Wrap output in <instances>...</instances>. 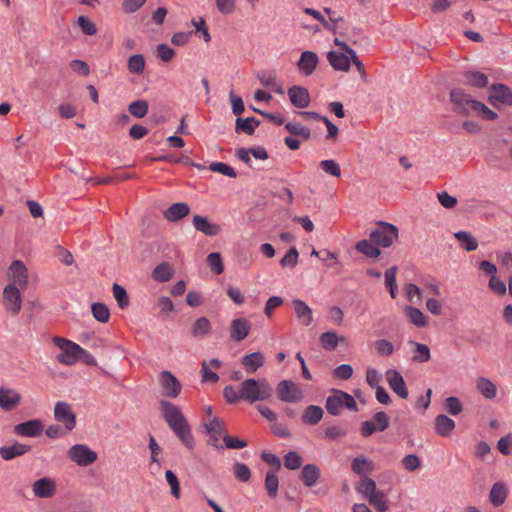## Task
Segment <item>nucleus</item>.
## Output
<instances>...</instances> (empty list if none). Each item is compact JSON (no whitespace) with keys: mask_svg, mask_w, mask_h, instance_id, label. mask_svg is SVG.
I'll return each instance as SVG.
<instances>
[{"mask_svg":"<svg viewBox=\"0 0 512 512\" xmlns=\"http://www.w3.org/2000/svg\"><path fill=\"white\" fill-rule=\"evenodd\" d=\"M243 400L250 403L266 401L273 395V389L266 378H248L240 383Z\"/></svg>","mask_w":512,"mask_h":512,"instance_id":"nucleus-1","label":"nucleus"},{"mask_svg":"<svg viewBox=\"0 0 512 512\" xmlns=\"http://www.w3.org/2000/svg\"><path fill=\"white\" fill-rule=\"evenodd\" d=\"M326 410L332 416H338L341 409L346 407L351 411H358L355 399L348 393L341 390H333L332 394L326 399Z\"/></svg>","mask_w":512,"mask_h":512,"instance_id":"nucleus-2","label":"nucleus"},{"mask_svg":"<svg viewBox=\"0 0 512 512\" xmlns=\"http://www.w3.org/2000/svg\"><path fill=\"white\" fill-rule=\"evenodd\" d=\"M371 242L383 248L390 247L398 238V228L391 223L380 221L369 234Z\"/></svg>","mask_w":512,"mask_h":512,"instance_id":"nucleus-3","label":"nucleus"},{"mask_svg":"<svg viewBox=\"0 0 512 512\" xmlns=\"http://www.w3.org/2000/svg\"><path fill=\"white\" fill-rule=\"evenodd\" d=\"M450 100L454 105V111L464 116H469L474 112L477 104L480 103L462 88H453L450 91Z\"/></svg>","mask_w":512,"mask_h":512,"instance_id":"nucleus-4","label":"nucleus"},{"mask_svg":"<svg viewBox=\"0 0 512 512\" xmlns=\"http://www.w3.org/2000/svg\"><path fill=\"white\" fill-rule=\"evenodd\" d=\"M277 397L286 403H296L303 399L302 390L291 380H282L278 383Z\"/></svg>","mask_w":512,"mask_h":512,"instance_id":"nucleus-5","label":"nucleus"},{"mask_svg":"<svg viewBox=\"0 0 512 512\" xmlns=\"http://www.w3.org/2000/svg\"><path fill=\"white\" fill-rule=\"evenodd\" d=\"M68 457L79 466H88L97 459V454L83 444L73 445L68 450Z\"/></svg>","mask_w":512,"mask_h":512,"instance_id":"nucleus-6","label":"nucleus"},{"mask_svg":"<svg viewBox=\"0 0 512 512\" xmlns=\"http://www.w3.org/2000/svg\"><path fill=\"white\" fill-rule=\"evenodd\" d=\"M3 305L12 316L17 315L22 307L19 289L14 284H8L3 290Z\"/></svg>","mask_w":512,"mask_h":512,"instance_id":"nucleus-7","label":"nucleus"},{"mask_svg":"<svg viewBox=\"0 0 512 512\" xmlns=\"http://www.w3.org/2000/svg\"><path fill=\"white\" fill-rule=\"evenodd\" d=\"M206 433L210 435L208 444L212 445L217 449H222L223 446L219 444L220 437L225 433V423L218 417L212 418L208 423H204Z\"/></svg>","mask_w":512,"mask_h":512,"instance_id":"nucleus-8","label":"nucleus"},{"mask_svg":"<svg viewBox=\"0 0 512 512\" xmlns=\"http://www.w3.org/2000/svg\"><path fill=\"white\" fill-rule=\"evenodd\" d=\"M386 381L392 391L401 399L408 398V388L401 373L395 369H389L385 373Z\"/></svg>","mask_w":512,"mask_h":512,"instance_id":"nucleus-9","label":"nucleus"},{"mask_svg":"<svg viewBox=\"0 0 512 512\" xmlns=\"http://www.w3.org/2000/svg\"><path fill=\"white\" fill-rule=\"evenodd\" d=\"M44 431V424L40 419H31L14 426L13 432L18 436L37 437Z\"/></svg>","mask_w":512,"mask_h":512,"instance_id":"nucleus-10","label":"nucleus"},{"mask_svg":"<svg viewBox=\"0 0 512 512\" xmlns=\"http://www.w3.org/2000/svg\"><path fill=\"white\" fill-rule=\"evenodd\" d=\"M491 94L488 97V102L495 108L499 104H506L511 106V89L504 84H493L490 87Z\"/></svg>","mask_w":512,"mask_h":512,"instance_id":"nucleus-11","label":"nucleus"},{"mask_svg":"<svg viewBox=\"0 0 512 512\" xmlns=\"http://www.w3.org/2000/svg\"><path fill=\"white\" fill-rule=\"evenodd\" d=\"M160 407L162 411L163 418L167 422L169 427L175 426L176 424H181L186 421L183 413L175 404L162 400L160 401Z\"/></svg>","mask_w":512,"mask_h":512,"instance_id":"nucleus-12","label":"nucleus"},{"mask_svg":"<svg viewBox=\"0 0 512 512\" xmlns=\"http://www.w3.org/2000/svg\"><path fill=\"white\" fill-rule=\"evenodd\" d=\"M54 417L57 421L62 422L68 431L72 430L76 425V415L66 402L61 401L56 403Z\"/></svg>","mask_w":512,"mask_h":512,"instance_id":"nucleus-13","label":"nucleus"},{"mask_svg":"<svg viewBox=\"0 0 512 512\" xmlns=\"http://www.w3.org/2000/svg\"><path fill=\"white\" fill-rule=\"evenodd\" d=\"M159 382L166 396L176 398L180 394L182 388L181 383L171 372H161Z\"/></svg>","mask_w":512,"mask_h":512,"instance_id":"nucleus-14","label":"nucleus"},{"mask_svg":"<svg viewBox=\"0 0 512 512\" xmlns=\"http://www.w3.org/2000/svg\"><path fill=\"white\" fill-rule=\"evenodd\" d=\"M319 63L318 55L310 50L302 52L300 59L297 62V68L300 73L306 77L312 75Z\"/></svg>","mask_w":512,"mask_h":512,"instance_id":"nucleus-15","label":"nucleus"},{"mask_svg":"<svg viewBox=\"0 0 512 512\" xmlns=\"http://www.w3.org/2000/svg\"><path fill=\"white\" fill-rule=\"evenodd\" d=\"M32 491L38 498H51L56 493V482L49 477L40 478L33 483Z\"/></svg>","mask_w":512,"mask_h":512,"instance_id":"nucleus-16","label":"nucleus"},{"mask_svg":"<svg viewBox=\"0 0 512 512\" xmlns=\"http://www.w3.org/2000/svg\"><path fill=\"white\" fill-rule=\"evenodd\" d=\"M32 450V446L14 441L11 445L0 447V457L5 461L21 457Z\"/></svg>","mask_w":512,"mask_h":512,"instance_id":"nucleus-17","label":"nucleus"},{"mask_svg":"<svg viewBox=\"0 0 512 512\" xmlns=\"http://www.w3.org/2000/svg\"><path fill=\"white\" fill-rule=\"evenodd\" d=\"M291 104L296 108H306L310 104V95L306 88L294 85L288 89Z\"/></svg>","mask_w":512,"mask_h":512,"instance_id":"nucleus-18","label":"nucleus"},{"mask_svg":"<svg viewBox=\"0 0 512 512\" xmlns=\"http://www.w3.org/2000/svg\"><path fill=\"white\" fill-rule=\"evenodd\" d=\"M327 60L333 69L338 71L347 72L351 65V55L342 51H329L327 53Z\"/></svg>","mask_w":512,"mask_h":512,"instance_id":"nucleus-19","label":"nucleus"},{"mask_svg":"<svg viewBox=\"0 0 512 512\" xmlns=\"http://www.w3.org/2000/svg\"><path fill=\"white\" fill-rule=\"evenodd\" d=\"M8 274L10 279L13 281L12 284H18L20 286L26 287L28 282V271L22 261H13L8 269Z\"/></svg>","mask_w":512,"mask_h":512,"instance_id":"nucleus-20","label":"nucleus"},{"mask_svg":"<svg viewBox=\"0 0 512 512\" xmlns=\"http://www.w3.org/2000/svg\"><path fill=\"white\" fill-rule=\"evenodd\" d=\"M193 226L194 228L202 232L207 236H217L222 232V228L217 223H210L207 217L195 215L193 217Z\"/></svg>","mask_w":512,"mask_h":512,"instance_id":"nucleus-21","label":"nucleus"},{"mask_svg":"<svg viewBox=\"0 0 512 512\" xmlns=\"http://www.w3.org/2000/svg\"><path fill=\"white\" fill-rule=\"evenodd\" d=\"M21 395L13 389L0 387V407L10 411L21 402Z\"/></svg>","mask_w":512,"mask_h":512,"instance_id":"nucleus-22","label":"nucleus"},{"mask_svg":"<svg viewBox=\"0 0 512 512\" xmlns=\"http://www.w3.org/2000/svg\"><path fill=\"white\" fill-rule=\"evenodd\" d=\"M257 79L260 81L262 86L272 88L277 94L283 95L285 93L283 85L277 81V74L275 71L261 70L257 74Z\"/></svg>","mask_w":512,"mask_h":512,"instance_id":"nucleus-23","label":"nucleus"},{"mask_svg":"<svg viewBox=\"0 0 512 512\" xmlns=\"http://www.w3.org/2000/svg\"><path fill=\"white\" fill-rule=\"evenodd\" d=\"M251 329V323L246 318H236L231 322V338L236 342L244 340Z\"/></svg>","mask_w":512,"mask_h":512,"instance_id":"nucleus-24","label":"nucleus"},{"mask_svg":"<svg viewBox=\"0 0 512 512\" xmlns=\"http://www.w3.org/2000/svg\"><path fill=\"white\" fill-rule=\"evenodd\" d=\"M190 207L184 202L172 204L169 208L163 211L164 218L169 222H178L187 215H189Z\"/></svg>","mask_w":512,"mask_h":512,"instance_id":"nucleus-25","label":"nucleus"},{"mask_svg":"<svg viewBox=\"0 0 512 512\" xmlns=\"http://www.w3.org/2000/svg\"><path fill=\"white\" fill-rule=\"evenodd\" d=\"M170 429L188 449H192L194 447V437L187 420L181 424H176L175 426L170 427Z\"/></svg>","mask_w":512,"mask_h":512,"instance_id":"nucleus-26","label":"nucleus"},{"mask_svg":"<svg viewBox=\"0 0 512 512\" xmlns=\"http://www.w3.org/2000/svg\"><path fill=\"white\" fill-rule=\"evenodd\" d=\"M79 352H83V348L72 342L57 356V360L65 365H73L79 360Z\"/></svg>","mask_w":512,"mask_h":512,"instance_id":"nucleus-27","label":"nucleus"},{"mask_svg":"<svg viewBox=\"0 0 512 512\" xmlns=\"http://www.w3.org/2000/svg\"><path fill=\"white\" fill-rule=\"evenodd\" d=\"M292 304L294 307L295 314L299 321L304 326H309L313 321L312 310L310 309V307L305 302L299 299H294L292 301Z\"/></svg>","mask_w":512,"mask_h":512,"instance_id":"nucleus-28","label":"nucleus"},{"mask_svg":"<svg viewBox=\"0 0 512 512\" xmlns=\"http://www.w3.org/2000/svg\"><path fill=\"white\" fill-rule=\"evenodd\" d=\"M265 356L262 352H253L242 358V365L245 366L249 373H255L265 364Z\"/></svg>","mask_w":512,"mask_h":512,"instance_id":"nucleus-29","label":"nucleus"},{"mask_svg":"<svg viewBox=\"0 0 512 512\" xmlns=\"http://www.w3.org/2000/svg\"><path fill=\"white\" fill-rule=\"evenodd\" d=\"M174 274L173 266L168 262H162L153 269L152 277L157 282H168Z\"/></svg>","mask_w":512,"mask_h":512,"instance_id":"nucleus-30","label":"nucleus"},{"mask_svg":"<svg viewBox=\"0 0 512 512\" xmlns=\"http://www.w3.org/2000/svg\"><path fill=\"white\" fill-rule=\"evenodd\" d=\"M455 428V421L448 416L441 414L435 419V431L442 437H447Z\"/></svg>","mask_w":512,"mask_h":512,"instance_id":"nucleus-31","label":"nucleus"},{"mask_svg":"<svg viewBox=\"0 0 512 512\" xmlns=\"http://www.w3.org/2000/svg\"><path fill=\"white\" fill-rule=\"evenodd\" d=\"M477 391L486 399H493L497 395L496 385L488 378L479 377L476 380Z\"/></svg>","mask_w":512,"mask_h":512,"instance_id":"nucleus-32","label":"nucleus"},{"mask_svg":"<svg viewBox=\"0 0 512 512\" xmlns=\"http://www.w3.org/2000/svg\"><path fill=\"white\" fill-rule=\"evenodd\" d=\"M324 411L320 406L309 405L302 414V422L306 425H316L323 417Z\"/></svg>","mask_w":512,"mask_h":512,"instance_id":"nucleus-33","label":"nucleus"},{"mask_svg":"<svg viewBox=\"0 0 512 512\" xmlns=\"http://www.w3.org/2000/svg\"><path fill=\"white\" fill-rule=\"evenodd\" d=\"M507 498V488L504 483L496 482L493 484L490 493L489 501L494 506H501Z\"/></svg>","mask_w":512,"mask_h":512,"instance_id":"nucleus-34","label":"nucleus"},{"mask_svg":"<svg viewBox=\"0 0 512 512\" xmlns=\"http://www.w3.org/2000/svg\"><path fill=\"white\" fill-rule=\"evenodd\" d=\"M260 125V121L255 117L241 118L238 117L235 123L236 133L243 132L248 135H253L255 128Z\"/></svg>","mask_w":512,"mask_h":512,"instance_id":"nucleus-35","label":"nucleus"},{"mask_svg":"<svg viewBox=\"0 0 512 512\" xmlns=\"http://www.w3.org/2000/svg\"><path fill=\"white\" fill-rule=\"evenodd\" d=\"M320 477V469L315 464H307L301 472V479L307 487H312Z\"/></svg>","mask_w":512,"mask_h":512,"instance_id":"nucleus-36","label":"nucleus"},{"mask_svg":"<svg viewBox=\"0 0 512 512\" xmlns=\"http://www.w3.org/2000/svg\"><path fill=\"white\" fill-rule=\"evenodd\" d=\"M377 246L371 240L364 239L356 243L355 249L367 257L377 258L381 255V251Z\"/></svg>","mask_w":512,"mask_h":512,"instance_id":"nucleus-37","label":"nucleus"},{"mask_svg":"<svg viewBox=\"0 0 512 512\" xmlns=\"http://www.w3.org/2000/svg\"><path fill=\"white\" fill-rule=\"evenodd\" d=\"M454 237L461 243L462 248L468 252L478 248V241L470 232L458 231L454 233Z\"/></svg>","mask_w":512,"mask_h":512,"instance_id":"nucleus-38","label":"nucleus"},{"mask_svg":"<svg viewBox=\"0 0 512 512\" xmlns=\"http://www.w3.org/2000/svg\"><path fill=\"white\" fill-rule=\"evenodd\" d=\"M345 337H339L336 332L328 331L324 332L320 336V343L325 350H334L339 342H344Z\"/></svg>","mask_w":512,"mask_h":512,"instance_id":"nucleus-39","label":"nucleus"},{"mask_svg":"<svg viewBox=\"0 0 512 512\" xmlns=\"http://www.w3.org/2000/svg\"><path fill=\"white\" fill-rule=\"evenodd\" d=\"M211 331V323L208 318L200 317L192 325L191 334L195 338H202Z\"/></svg>","mask_w":512,"mask_h":512,"instance_id":"nucleus-40","label":"nucleus"},{"mask_svg":"<svg viewBox=\"0 0 512 512\" xmlns=\"http://www.w3.org/2000/svg\"><path fill=\"white\" fill-rule=\"evenodd\" d=\"M466 83L472 87L484 88L488 85V77L478 71H468L464 74Z\"/></svg>","mask_w":512,"mask_h":512,"instance_id":"nucleus-41","label":"nucleus"},{"mask_svg":"<svg viewBox=\"0 0 512 512\" xmlns=\"http://www.w3.org/2000/svg\"><path fill=\"white\" fill-rule=\"evenodd\" d=\"M410 344L414 347V355L412 359L419 363L428 362L431 358L430 349L426 344L410 341Z\"/></svg>","mask_w":512,"mask_h":512,"instance_id":"nucleus-42","label":"nucleus"},{"mask_svg":"<svg viewBox=\"0 0 512 512\" xmlns=\"http://www.w3.org/2000/svg\"><path fill=\"white\" fill-rule=\"evenodd\" d=\"M352 470L358 475L365 476L373 470V464L368 458L359 456L353 460Z\"/></svg>","mask_w":512,"mask_h":512,"instance_id":"nucleus-43","label":"nucleus"},{"mask_svg":"<svg viewBox=\"0 0 512 512\" xmlns=\"http://www.w3.org/2000/svg\"><path fill=\"white\" fill-rule=\"evenodd\" d=\"M91 312L93 317L101 323H107L110 319V310L108 306L104 303H93L91 305Z\"/></svg>","mask_w":512,"mask_h":512,"instance_id":"nucleus-44","label":"nucleus"},{"mask_svg":"<svg viewBox=\"0 0 512 512\" xmlns=\"http://www.w3.org/2000/svg\"><path fill=\"white\" fill-rule=\"evenodd\" d=\"M406 315L411 323L417 327H424L427 324V318L418 308L408 306L405 308Z\"/></svg>","mask_w":512,"mask_h":512,"instance_id":"nucleus-45","label":"nucleus"},{"mask_svg":"<svg viewBox=\"0 0 512 512\" xmlns=\"http://www.w3.org/2000/svg\"><path fill=\"white\" fill-rule=\"evenodd\" d=\"M279 479L274 471H268L265 477V489L270 498H275L278 494Z\"/></svg>","mask_w":512,"mask_h":512,"instance_id":"nucleus-46","label":"nucleus"},{"mask_svg":"<svg viewBox=\"0 0 512 512\" xmlns=\"http://www.w3.org/2000/svg\"><path fill=\"white\" fill-rule=\"evenodd\" d=\"M112 291H113V296H114L115 300L117 301L118 306L121 309H124L129 306L130 299H129L126 289L123 286H121L117 283H114L112 286Z\"/></svg>","mask_w":512,"mask_h":512,"instance_id":"nucleus-47","label":"nucleus"},{"mask_svg":"<svg viewBox=\"0 0 512 512\" xmlns=\"http://www.w3.org/2000/svg\"><path fill=\"white\" fill-rule=\"evenodd\" d=\"M356 490L358 491V493H360L361 495L368 499L377 491L376 483L372 478H368L365 476L357 485Z\"/></svg>","mask_w":512,"mask_h":512,"instance_id":"nucleus-48","label":"nucleus"},{"mask_svg":"<svg viewBox=\"0 0 512 512\" xmlns=\"http://www.w3.org/2000/svg\"><path fill=\"white\" fill-rule=\"evenodd\" d=\"M285 129L295 135V136H300L304 139H309L311 137V130L309 127L301 124V123H298V122H288L286 125H285Z\"/></svg>","mask_w":512,"mask_h":512,"instance_id":"nucleus-49","label":"nucleus"},{"mask_svg":"<svg viewBox=\"0 0 512 512\" xmlns=\"http://www.w3.org/2000/svg\"><path fill=\"white\" fill-rule=\"evenodd\" d=\"M128 70L134 74H141L145 69V58L142 54H134L127 62Z\"/></svg>","mask_w":512,"mask_h":512,"instance_id":"nucleus-50","label":"nucleus"},{"mask_svg":"<svg viewBox=\"0 0 512 512\" xmlns=\"http://www.w3.org/2000/svg\"><path fill=\"white\" fill-rule=\"evenodd\" d=\"M149 105L146 100H136L130 103L128 111L136 118H143L148 113Z\"/></svg>","mask_w":512,"mask_h":512,"instance_id":"nucleus-51","label":"nucleus"},{"mask_svg":"<svg viewBox=\"0 0 512 512\" xmlns=\"http://www.w3.org/2000/svg\"><path fill=\"white\" fill-rule=\"evenodd\" d=\"M77 24L80 27L83 34L87 36L96 35L98 32L96 24L93 21H91L87 16H79L77 19Z\"/></svg>","mask_w":512,"mask_h":512,"instance_id":"nucleus-52","label":"nucleus"},{"mask_svg":"<svg viewBox=\"0 0 512 512\" xmlns=\"http://www.w3.org/2000/svg\"><path fill=\"white\" fill-rule=\"evenodd\" d=\"M207 263L211 270L216 274L220 275L224 271V265L220 253L213 252L207 256Z\"/></svg>","mask_w":512,"mask_h":512,"instance_id":"nucleus-53","label":"nucleus"},{"mask_svg":"<svg viewBox=\"0 0 512 512\" xmlns=\"http://www.w3.org/2000/svg\"><path fill=\"white\" fill-rule=\"evenodd\" d=\"M234 476L241 482H248L251 478L249 467L244 463L236 462L233 465Z\"/></svg>","mask_w":512,"mask_h":512,"instance_id":"nucleus-54","label":"nucleus"},{"mask_svg":"<svg viewBox=\"0 0 512 512\" xmlns=\"http://www.w3.org/2000/svg\"><path fill=\"white\" fill-rule=\"evenodd\" d=\"M368 500L380 512H385L388 509L385 495L382 491L377 490Z\"/></svg>","mask_w":512,"mask_h":512,"instance_id":"nucleus-55","label":"nucleus"},{"mask_svg":"<svg viewBox=\"0 0 512 512\" xmlns=\"http://www.w3.org/2000/svg\"><path fill=\"white\" fill-rule=\"evenodd\" d=\"M321 169L334 177H340L341 176V169L340 165L335 160H322L320 162Z\"/></svg>","mask_w":512,"mask_h":512,"instance_id":"nucleus-56","label":"nucleus"},{"mask_svg":"<svg viewBox=\"0 0 512 512\" xmlns=\"http://www.w3.org/2000/svg\"><path fill=\"white\" fill-rule=\"evenodd\" d=\"M302 459L300 455L295 451L288 452L284 457V465L290 470H296L300 468Z\"/></svg>","mask_w":512,"mask_h":512,"instance_id":"nucleus-57","label":"nucleus"},{"mask_svg":"<svg viewBox=\"0 0 512 512\" xmlns=\"http://www.w3.org/2000/svg\"><path fill=\"white\" fill-rule=\"evenodd\" d=\"M209 169L213 172L221 173L230 178H235L237 176L234 169L231 166H229L223 162H214V163L210 164Z\"/></svg>","mask_w":512,"mask_h":512,"instance_id":"nucleus-58","label":"nucleus"},{"mask_svg":"<svg viewBox=\"0 0 512 512\" xmlns=\"http://www.w3.org/2000/svg\"><path fill=\"white\" fill-rule=\"evenodd\" d=\"M223 396L229 404L239 402L240 400L243 399L241 393V385L239 386V391H236L231 385L226 386L223 390Z\"/></svg>","mask_w":512,"mask_h":512,"instance_id":"nucleus-59","label":"nucleus"},{"mask_svg":"<svg viewBox=\"0 0 512 512\" xmlns=\"http://www.w3.org/2000/svg\"><path fill=\"white\" fill-rule=\"evenodd\" d=\"M165 477L171 488V494L178 499L180 497V484L176 474L171 470H167Z\"/></svg>","mask_w":512,"mask_h":512,"instance_id":"nucleus-60","label":"nucleus"},{"mask_svg":"<svg viewBox=\"0 0 512 512\" xmlns=\"http://www.w3.org/2000/svg\"><path fill=\"white\" fill-rule=\"evenodd\" d=\"M374 347L380 356H389L394 351L393 344L386 339H380L375 341Z\"/></svg>","mask_w":512,"mask_h":512,"instance_id":"nucleus-61","label":"nucleus"},{"mask_svg":"<svg viewBox=\"0 0 512 512\" xmlns=\"http://www.w3.org/2000/svg\"><path fill=\"white\" fill-rule=\"evenodd\" d=\"M299 253L296 247H291L287 254L280 260L282 267H295L298 263Z\"/></svg>","mask_w":512,"mask_h":512,"instance_id":"nucleus-62","label":"nucleus"},{"mask_svg":"<svg viewBox=\"0 0 512 512\" xmlns=\"http://www.w3.org/2000/svg\"><path fill=\"white\" fill-rule=\"evenodd\" d=\"M445 408L451 415H458L462 412L463 406L457 397L451 396L445 400Z\"/></svg>","mask_w":512,"mask_h":512,"instance_id":"nucleus-63","label":"nucleus"},{"mask_svg":"<svg viewBox=\"0 0 512 512\" xmlns=\"http://www.w3.org/2000/svg\"><path fill=\"white\" fill-rule=\"evenodd\" d=\"M497 447L503 455L512 454V435L508 434L498 440Z\"/></svg>","mask_w":512,"mask_h":512,"instance_id":"nucleus-64","label":"nucleus"}]
</instances>
